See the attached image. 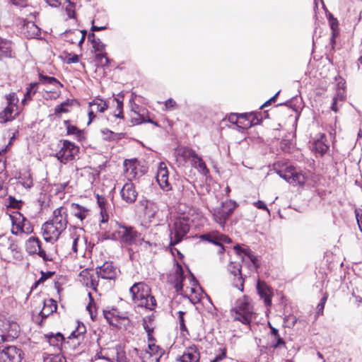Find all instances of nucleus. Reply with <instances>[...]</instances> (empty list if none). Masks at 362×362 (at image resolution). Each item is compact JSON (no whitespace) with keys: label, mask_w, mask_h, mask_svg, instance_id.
I'll return each mask as SVG.
<instances>
[{"label":"nucleus","mask_w":362,"mask_h":362,"mask_svg":"<svg viewBox=\"0 0 362 362\" xmlns=\"http://www.w3.org/2000/svg\"><path fill=\"white\" fill-rule=\"evenodd\" d=\"M0 253L1 255H12L16 259L20 256L17 243L12 238L6 235L0 236Z\"/></svg>","instance_id":"6e6552de"},{"label":"nucleus","mask_w":362,"mask_h":362,"mask_svg":"<svg viewBox=\"0 0 362 362\" xmlns=\"http://www.w3.org/2000/svg\"><path fill=\"white\" fill-rule=\"evenodd\" d=\"M20 182L25 188H30L33 183L30 174L25 173L20 177Z\"/></svg>","instance_id":"a19ab883"},{"label":"nucleus","mask_w":362,"mask_h":362,"mask_svg":"<svg viewBox=\"0 0 362 362\" xmlns=\"http://www.w3.org/2000/svg\"><path fill=\"white\" fill-rule=\"evenodd\" d=\"M115 313H116L115 310H113L111 311L110 310H107V311L104 310L103 311L104 317L108 322H110V321H112V318H114L116 316Z\"/></svg>","instance_id":"13d9d810"},{"label":"nucleus","mask_w":362,"mask_h":362,"mask_svg":"<svg viewBox=\"0 0 362 362\" xmlns=\"http://www.w3.org/2000/svg\"><path fill=\"white\" fill-rule=\"evenodd\" d=\"M27 30V37L30 38H35L40 36V29L33 22H28L25 25Z\"/></svg>","instance_id":"f704fd0d"},{"label":"nucleus","mask_w":362,"mask_h":362,"mask_svg":"<svg viewBox=\"0 0 362 362\" xmlns=\"http://www.w3.org/2000/svg\"><path fill=\"white\" fill-rule=\"evenodd\" d=\"M278 163L274 164V169L276 173L289 184L293 185L303 186L305 182V177L300 170L292 165L286 166L284 170H278Z\"/></svg>","instance_id":"39448f33"},{"label":"nucleus","mask_w":362,"mask_h":362,"mask_svg":"<svg viewBox=\"0 0 362 362\" xmlns=\"http://www.w3.org/2000/svg\"><path fill=\"white\" fill-rule=\"evenodd\" d=\"M123 100H124V95L122 93H119L117 95V97H114L113 101L116 103L117 107L116 110L114 112V116L122 119L123 116Z\"/></svg>","instance_id":"473e14b6"},{"label":"nucleus","mask_w":362,"mask_h":362,"mask_svg":"<svg viewBox=\"0 0 362 362\" xmlns=\"http://www.w3.org/2000/svg\"><path fill=\"white\" fill-rule=\"evenodd\" d=\"M254 205L259 209H263V210H266L268 213H269V210L268 209L267 205L265 204V203L262 201H257L256 202L254 203Z\"/></svg>","instance_id":"0e129e2a"},{"label":"nucleus","mask_w":362,"mask_h":362,"mask_svg":"<svg viewBox=\"0 0 362 362\" xmlns=\"http://www.w3.org/2000/svg\"><path fill=\"white\" fill-rule=\"evenodd\" d=\"M233 249L238 255L241 256L244 255L248 257L255 269L259 267L257 258L252 253L249 248H242L239 245H236L234 246Z\"/></svg>","instance_id":"5701e85b"},{"label":"nucleus","mask_w":362,"mask_h":362,"mask_svg":"<svg viewBox=\"0 0 362 362\" xmlns=\"http://www.w3.org/2000/svg\"><path fill=\"white\" fill-rule=\"evenodd\" d=\"M240 117L242 118H245V121L247 122V124H245L243 126L241 124V122L239 121V116L235 113L230 114L229 115L228 121L232 124H236L238 128H242V129H247L248 127H251L252 125L257 124L259 122L258 119H256V121H255V119H253L252 121L247 119L246 114L240 115Z\"/></svg>","instance_id":"4be33fe9"},{"label":"nucleus","mask_w":362,"mask_h":362,"mask_svg":"<svg viewBox=\"0 0 362 362\" xmlns=\"http://www.w3.org/2000/svg\"><path fill=\"white\" fill-rule=\"evenodd\" d=\"M191 165L193 168L197 169L200 174L204 176H206L209 173V170L207 168L205 162L199 155L192 160Z\"/></svg>","instance_id":"cd10ccee"},{"label":"nucleus","mask_w":362,"mask_h":362,"mask_svg":"<svg viewBox=\"0 0 362 362\" xmlns=\"http://www.w3.org/2000/svg\"><path fill=\"white\" fill-rule=\"evenodd\" d=\"M23 351L15 346L0 348V362H21Z\"/></svg>","instance_id":"9d476101"},{"label":"nucleus","mask_w":362,"mask_h":362,"mask_svg":"<svg viewBox=\"0 0 362 362\" xmlns=\"http://www.w3.org/2000/svg\"><path fill=\"white\" fill-rule=\"evenodd\" d=\"M57 302L53 299H49L44 303V307L40 313V315L42 319L47 317L50 314L57 310Z\"/></svg>","instance_id":"a878e982"},{"label":"nucleus","mask_w":362,"mask_h":362,"mask_svg":"<svg viewBox=\"0 0 362 362\" xmlns=\"http://www.w3.org/2000/svg\"><path fill=\"white\" fill-rule=\"evenodd\" d=\"M291 142L288 139H282L280 142V148L284 152H289L291 149Z\"/></svg>","instance_id":"5fc2aeb1"},{"label":"nucleus","mask_w":362,"mask_h":362,"mask_svg":"<svg viewBox=\"0 0 362 362\" xmlns=\"http://www.w3.org/2000/svg\"><path fill=\"white\" fill-rule=\"evenodd\" d=\"M13 226L11 228V233L14 235H18L22 233V228L18 222V217H13L12 218Z\"/></svg>","instance_id":"a18cd8bd"},{"label":"nucleus","mask_w":362,"mask_h":362,"mask_svg":"<svg viewBox=\"0 0 362 362\" xmlns=\"http://www.w3.org/2000/svg\"><path fill=\"white\" fill-rule=\"evenodd\" d=\"M45 337L47 339V341L50 346H53L57 351H60L62 349L63 342L65 340V338L62 333L50 332L45 334Z\"/></svg>","instance_id":"412c9836"},{"label":"nucleus","mask_w":362,"mask_h":362,"mask_svg":"<svg viewBox=\"0 0 362 362\" xmlns=\"http://www.w3.org/2000/svg\"><path fill=\"white\" fill-rule=\"evenodd\" d=\"M42 231L45 241L54 242L59 238L64 230H60L56 224L49 220L42 224Z\"/></svg>","instance_id":"f8f14e48"},{"label":"nucleus","mask_w":362,"mask_h":362,"mask_svg":"<svg viewBox=\"0 0 362 362\" xmlns=\"http://www.w3.org/2000/svg\"><path fill=\"white\" fill-rule=\"evenodd\" d=\"M89 107H93V109L94 108L96 111L103 112L108 108V104L107 101L101 98H96L92 102L89 103Z\"/></svg>","instance_id":"72a5a7b5"},{"label":"nucleus","mask_w":362,"mask_h":362,"mask_svg":"<svg viewBox=\"0 0 362 362\" xmlns=\"http://www.w3.org/2000/svg\"><path fill=\"white\" fill-rule=\"evenodd\" d=\"M56 224L60 230H65L67 226V209L66 207L60 206L53 211L52 218L49 220Z\"/></svg>","instance_id":"2eb2a0df"},{"label":"nucleus","mask_w":362,"mask_h":362,"mask_svg":"<svg viewBox=\"0 0 362 362\" xmlns=\"http://www.w3.org/2000/svg\"><path fill=\"white\" fill-rule=\"evenodd\" d=\"M189 221L185 218H178L170 226V245H175L180 243L189 231Z\"/></svg>","instance_id":"20e7f679"},{"label":"nucleus","mask_w":362,"mask_h":362,"mask_svg":"<svg viewBox=\"0 0 362 362\" xmlns=\"http://www.w3.org/2000/svg\"><path fill=\"white\" fill-rule=\"evenodd\" d=\"M38 85L39 83L36 82L29 84V86L26 88V92L25 93V98L23 102L25 100L31 99L32 96L34 95L37 90Z\"/></svg>","instance_id":"58836bf2"},{"label":"nucleus","mask_w":362,"mask_h":362,"mask_svg":"<svg viewBox=\"0 0 362 362\" xmlns=\"http://www.w3.org/2000/svg\"><path fill=\"white\" fill-rule=\"evenodd\" d=\"M326 136L325 134H320V137L317 139L313 144V148L315 152L323 155L329 148L328 144H326Z\"/></svg>","instance_id":"393cba45"},{"label":"nucleus","mask_w":362,"mask_h":362,"mask_svg":"<svg viewBox=\"0 0 362 362\" xmlns=\"http://www.w3.org/2000/svg\"><path fill=\"white\" fill-rule=\"evenodd\" d=\"M199 359L200 353L194 345L187 347L183 354L177 358L180 362H199Z\"/></svg>","instance_id":"6ab92c4d"},{"label":"nucleus","mask_w":362,"mask_h":362,"mask_svg":"<svg viewBox=\"0 0 362 362\" xmlns=\"http://www.w3.org/2000/svg\"><path fill=\"white\" fill-rule=\"evenodd\" d=\"M284 322L287 327L291 328L296 325L297 319L294 315H288L284 317Z\"/></svg>","instance_id":"3c124183"},{"label":"nucleus","mask_w":362,"mask_h":362,"mask_svg":"<svg viewBox=\"0 0 362 362\" xmlns=\"http://www.w3.org/2000/svg\"><path fill=\"white\" fill-rule=\"evenodd\" d=\"M44 362H66V358L62 355L51 354L44 358Z\"/></svg>","instance_id":"79ce46f5"},{"label":"nucleus","mask_w":362,"mask_h":362,"mask_svg":"<svg viewBox=\"0 0 362 362\" xmlns=\"http://www.w3.org/2000/svg\"><path fill=\"white\" fill-rule=\"evenodd\" d=\"M142 325H143L144 329H145V331L146 332L147 334L153 332V327H151L148 325V324L147 323V318L143 319Z\"/></svg>","instance_id":"69168bd1"},{"label":"nucleus","mask_w":362,"mask_h":362,"mask_svg":"<svg viewBox=\"0 0 362 362\" xmlns=\"http://www.w3.org/2000/svg\"><path fill=\"white\" fill-rule=\"evenodd\" d=\"M64 124L66 129V133L68 135H74L76 139L78 141H81L83 138V132L79 129L76 126L71 125L69 120H64Z\"/></svg>","instance_id":"c85d7f7f"},{"label":"nucleus","mask_w":362,"mask_h":362,"mask_svg":"<svg viewBox=\"0 0 362 362\" xmlns=\"http://www.w3.org/2000/svg\"><path fill=\"white\" fill-rule=\"evenodd\" d=\"M132 300L137 307L153 310L156 307V300L151 294V288L144 282H137L129 288Z\"/></svg>","instance_id":"f257e3e1"},{"label":"nucleus","mask_w":362,"mask_h":362,"mask_svg":"<svg viewBox=\"0 0 362 362\" xmlns=\"http://www.w3.org/2000/svg\"><path fill=\"white\" fill-rule=\"evenodd\" d=\"M68 2V6L66 7V12L69 18H75V10H74V4L71 2L70 0H66Z\"/></svg>","instance_id":"de8ad7c7"},{"label":"nucleus","mask_w":362,"mask_h":362,"mask_svg":"<svg viewBox=\"0 0 362 362\" xmlns=\"http://www.w3.org/2000/svg\"><path fill=\"white\" fill-rule=\"evenodd\" d=\"M71 104L69 101L64 102L59 105H57L54 108V115H59L61 113L69 112V110L67 108Z\"/></svg>","instance_id":"37998d69"},{"label":"nucleus","mask_w":362,"mask_h":362,"mask_svg":"<svg viewBox=\"0 0 362 362\" xmlns=\"http://www.w3.org/2000/svg\"><path fill=\"white\" fill-rule=\"evenodd\" d=\"M96 273L102 279H112L116 276L117 269L113 266L112 262H107L96 268Z\"/></svg>","instance_id":"aec40b11"},{"label":"nucleus","mask_w":362,"mask_h":362,"mask_svg":"<svg viewBox=\"0 0 362 362\" xmlns=\"http://www.w3.org/2000/svg\"><path fill=\"white\" fill-rule=\"evenodd\" d=\"M85 332H86V327H84V325H82L81 327L78 326L76 330L72 332V333L71 334V337H77L81 334H83Z\"/></svg>","instance_id":"680f3d73"},{"label":"nucleus","mask_w":362,"mask_h":362,"mask_svg":"<svg viewBox=\"0 0 362 362\" xmlns=\"http://www.w3.org/2000/svg\"><path fill=\"white\" fill-rule=\"evenodd\" d=\"M122 199L129 204L134 203L137 198L138 193L132 182L125 183L120 191Z\"/></svg>","instance_id":"a211bd4d"},{"label":"nucleus","mask_w":362,"mask_h":362,"mask_svg":"<svg viewBox=\"0 0 362 362\" xmlns=\"http://www.w3.org/2000/svg\"><path fill=\"white\" fill-rule=\"evenodd\" d=\"M226 356V349H223L221 354L217 355L211 362H220Z\"/></svg>","instance_id":"338daca9"},{"label":"nucleus","mask_w":362,"mask_h":362,"mask_svg":"<svg viewBox=\"0 0 362 362\" xmlns=\"http://www.w3.org/2000/svg\"><path fill=\"white\" fill-rule=\"evenodd\" d=\"M180 151V154L184 159L190 160V163H192V160L198 156L193 149L188 147L182 148Z\"/></svg>","instance_id":"4c0bfd02"},{"label":"nucleus","mask_w":362,"mask_h":362,"mask_svg":"<svg viewBox=\"0 0 362 362\" xmlns=\"http://www.w3.org/2000/svg\"><path fill=\"white\" fill-rule=\"evenodd\" d=\"M228 271L234 276L233 286L243 291L244 279L241 273V264L239 262H230L228 265Z\"/></svg>","instance_id":"4468645a"},{"label":"nucleus","mask_w":362,"mask_h":362,"mask_svg":"<svg viewBox=\"0 0 362 362\" xmlns=\"http://www.w3.org/2000/svg\"><path fill=\"white\" fill-rule=\"evenodd\" d=\"M53 274V272H41V277L38 279L36 284H40L44 282L48 278H50Z\"/></svg>","instance_id":"052dcab7"},{"label":"nucleus","mask_w":362,"mask_h":362,"mask_svg":"<svg viewBox=\"0 0 362 362\" xmlns=\"http://www.w3.org/2000/svg\"><path fill=\"white\" fill-rule=\"evenodd\" d=\"M6 169V165L4 163H0V196L3 197L6 194V190L4 188V180L2 177V173Z\"/></svg>","instance_id":"c03bdc74"},{"label":"nucleus","mask_w":362,"mask_h":362,"mask_svg":"<svg viewBox=\"0 0 362 362\" xmlns=\"http://www.w3.org/2000/svg\"><path fill=\"white\" fill-rule=\"evenodd\" d=\"M236 208V203L232 200L222 202L212 211L214 221L222 228H224L229 217Z\"/></svg>","instance_id":"7ed1b4c3"},{"label":"nucleus","mask_w":362,"mask_h":362,"mask_svg":"<svg viewBox=\"0 0 362 362\" xmlns=\"http://www.w3.org/2000/svg\"><path fill=\"white\" fill-rule=\"evenodd\" d=\"M165 106L167 110H171L177 107V103L173 99L169 98L165 102Z\"/></svg>","instance_id":"bf43d9fd"},{"label":"nucleus","mask_w":362,"mask_h":362,"mask_svg":"<svg viewBox=\"0 0 362 362\" xmlns=\"http://www.w3.org/2000/svg\"><path fill=\"white\" fill-rule=\"evenodd\" d=\"M13 56L11 42L7 40L0 39V60L4 58H11Z\"/></svg>","instance_id":"b1692460"},{"label":"nucleus","mask_w":362,"mask_h":362,"mask_svg":"<svg viewBox=\"0 0 362 362\" xmlns=\"http://www.w3.org/2000/svg\"><path fill=\"white\" fill-rule=\"evenodd\" d=\"M26 251L30 255H38L45 262H51L53 258L47 255L42 249L41 242L38 238L30 237L25 243Z\"/></svg>","instance_id":"1a4fd4ad"},{"label":"nucleus","mask_w":362,"mask_h":362,"mask_svg":"<svg viewBox=\"0 0 362 362\" xmlns=\"http://www.w3.org/2000/svg\"><path fill=\"white\" fill-rule=\"evenodd\" d=\"M276 342L272 345V346L274 348V349H277V348H279V347H281V346H285V341L279 337H276Z\"/></svg>","instance_id":"e2e57ef3"},{"label":"nucleus","mask_w":362,"mask_h":362,"mask_svg":"<svg viewBox=\"0 0 362 362\" xmlns=\"http://www.w3.org/2000/svg\"><path fill=\"white\" fill-rule=\"evenodd\" d=\"M16 107L12 105H8L4 108V110L0 113V122H6L14 118V111Z\"/></svg>","instance_id":"2f4dec72"},{"label":"nucleus","mask_w":362,"mask_h":362,"mask_svg":"<svg viewBox=\"0 0 362 362\" xmlns=\"http://www.w3.org/2000/svg\"><path fill=\"white\" fill-rule=\"evenodd\" d=\"M71 207L74 216L77 217L81 221H83L87 216L88 210L84 206H82L78 204L73 203Z\"/></svg>","instance_id":"c756f323"},{"label":"nucleus","mask_w":362,"mask_h":362,"mask_svg":"<svg viewBox=\"0 0 362 362\" xmlns=\"http://www.w3.org/2000/svg\"><path fill=\"white\" fill-rule=\"evenodd\" d=\"M40 81L45 84H50L52 86H62V84L54 77L44 75L42 74H39Z\"/></svg>","instance_id":"e433bc0d"},{"label":"nucleus","mask_w":362,"mask_h":362,"mask_svg":"<svg viewBox=\"0 0 362 362\" xmlns=\"http://www.w3.org/2000/svg\"><path fill=\"white\" fill-rule=\"evenodd\" d=\"M128 319L125 317H119L116 315L114 318H112V321H110L109 324L113 327H115L118 329H121L122 327V321H126Z\"/></svg>","instance_id":"49530a36"},{"label":"nucleus","mask_w":362,"mask_h":362,"mask_svg":"<svg viewBox=\"0 0 362 362\" xmlns=\"http://www.w3.org/2000/svg\"><path fill=\"white\" fill-rule=\"evenodd\" d=\"M327 300V296L325 295L321 298L320 302L318 303V305L317 306V314L318 315H322L323 310H324V308H325V303H326Z\"/></svg>","instance_id":"864d4df0"},{"label":"nucleus","mask_w":362,"mask_h":362,"mask_svg":"<svg viewBox=\"0 0 362 362\" xmlns=\"http://www.w3.org/2000/svg\"><path fill=\"white\" fill-rule=\"evenodd\" d=\"M2 334H0L2 341H8L18 337L19 333V326L14 322H6L3 325Z\"/></svg>","instance_id":"dca6fc26"},{"label":"nucleus","mask_w":362,"mask_h":362,"mask_svg":"<svg viewBox=\"0 0 362 362\" xmlns=\"http://www.w3.org/2000/svg\"><path fill=\"white\" fill-rule=\"evenodd\" d=\"M78 151V147L74 143L64 140L60 150L56 153V157L61 163L66 164L74 159Z\"/></svg>","instance_id":"423d86ee"},{"label":"nucleus","mask_w":362,"mask_h":362,"mask_svg":"<svg viewBox=\"0 0 362 362\" xmlns=\"http://www.w3.org/2000/svg\"><path fill=\"white\" fill-rule=\"evenodd\" d=\"M257 291L260 298L264 300L267 306L272 305V297L273 296V291L272 288L264 281L258 280L257 282Z\"/></svg>","instance_id":"f3484780"},{"label":"nucleus","mask_w":362,"mask_h":362,"mask_svg":"<svg viewBox=\"0 0 362 362\" xmlns=\"http://www.w3.org/2000/svg\"><path fill=\"white\" fill-rule=\"evenodd\" d=\"M355 214L356 221L358 225V228L362 233V209H357L355 210Z\"/></svg>","instance_id":"4d7b16f0"},{"label":"nucleus","mask_w":362,"mask_h":362,"mask_svg":"<svg viewBox=\"0 0 362 362\" xmlns=\"http://www.w3.org/2000/svg\"><path fill=\"white\" fill-rule=\"evenodd\" d=\"M199 239L219 246V253H223L225 250L223 244L229 243L231 241L227 235L221 233L218 230H213L209 233H204L199 236Z\"/></svg>","instance_id":"0eeeda50"},{"label":"nucleus","mask_w":362,"mask_h":362,"mask_svg":"<svg viewBox=\"0 0 362 362\" xmlns=\"http://www.w3.org/2000/svg\"><path fill=\"white\" fill-rule=\"evenodd\" d=\"M95 52V60L102 66H107L110 63V59L107 57V54L103 52Z\"/></svg>","instance_id":"ea45409f"},{"label":"nucleus","mask_w":362,"mask_h":362,"mask_svg":"<svg viewBox=\"0 0 362 362\" xmlns=\"http://www.w3.org/2000/svg\"><path fill=\"white\" fill-rule=\"evenodd\" d=\"M234 320L241 322L244 325H250L255 317L253 307L248 302L246 296L236 301L235 306L230 310Z\"/></svg>","instance_id":"f03ea898"},{"label":"nucleus","mask_w":362,"mask_h":362,"mask_svg":"<svg viewBox=\"0 0 362 362\" xmlns=\"http://www.w3.org/2000/svg\"><path fill=\"white\" fill-rule=\"evenodd\" d=\"M91 44L95 52H103L105 48V45L99 38Z\"/></svg>","instance_id":"8fccbe9b"},{"label":"nucleus","mask_w":362,"mask_h":362,"mask_svg":"<svg viewBox=\"0 0 362 362\" xmlns=\"http://www.w3.org/2000/svg\"><path fill=\"white\" fill-rule=\"evenodd\" d=\"M69 55L71 56L69 58L67 59V63L68 64H71V63H77L78 61H79V57L78 55L77 54H69Z\"/></svg>","instance_id":"774afa93"},{"label":"nucleus","mask_w":362,"mask_h":362,"mask_svg":"<svg viewBox=\"0 0 362 362\" xmlns=\"http://www.w3.org/2000/svg\"><path fill=\"white\" fill-rule=\"evenodd\" d=\"M168 175L169 173L166 164L164 162H160L157 170L156 181L160 187L163 191L166 192H168L172 189L171 184L168 181Z\"/></svg>","instance_id":"ddd939ff"},{"label":"nucleus","mask_w":362,"mask_h":362,"mask_svg":"<svg viewBox=\"0 0 362 362\" xmlns=\"http://www.w3.org/2000/svg\"><path fill=\"white\" fill-rule=\"evenodd\" d=\"M173 281L175 284V288L177 291H181L183 288V281L185 279V276L183 274L182 268L180 265L177 264V267L175 269Z\"/></svg>","instance_id":"bb28decb"},{"label":"nucleus","mask_w":362,"mask_h":362,"mask_svg":"<svg viewBox=\"0 0 362 362\" xmlns=\"http://www.w3.org/2000/svg\"><path fill=\"white\" fill-rule=\"evenodd\" d=\"M185 314V313L183 311L178 312V321H179L180 331L187 332V329L185 325V319H184Z\"/></svg>","instance_id":"09e8293b"},{"label":"nucleus","mask_w":362,"mask_h":362,"mask_svg":"<svg viewBox=\"0 0 362 362\" xmlns=\"http://www.w3.org/2000/svg\"><path fill=\"white\" fill-rule=\"evenodd\" d=\"M116 360L117 362H127L125 352L123 350L120 349H117Z\"/></svg>","instance_id":"6e6d98bb"},{"label":"nucleus","mask_w":362,"mask_h":362,"mask_svg":"<svg viewBox=\"0 0 362 362\" xmlns=\"http://www.w3.org/2000/svg\"><path fill=\"white\" fill-rule=\"evenodd\" d=\"M6 100L8 105H12L16 107L18 98L15 93H11L6 95Z\"/></svg>","instance_id":"603ef678"},{"label":"nucleus","mask_w":362,"mask_h":362,"mask_svg":"<svg viewBox=\"0 0 362 362\" xmlns=\"http://www.w3.org/2000/svg\"><path fill=\"white\" fill-rule=\"evenodd\" d=\"M18 222L20 223V226L22 228V233H24L26 234L31 233L33 230V226H31L30 221H28L21 214H18Z\"/></svg>","instance_id":"c9c22d12"},{"label":"nucleus","mask_w":362,"mask_h":362,"mask_svg":"<svg viewBox=\"0 0 362 362\" xmlns=\"http://www.w3.org/2000/svg\"><path fill=\"white\" fill-rule=\"evenodd\" d=\"M138 233L133 227L119 224L118 229L115 231V235L119 239L121 243L132 245L136 241Z\"/></svg>","instance_id":"9b49d317"},{"label":"nucleus","mask_w":362,"mask_h":362,"mask_svg":"<svg viewBox=\"0 0 362 362\" xmlns=\"http://www.w3.org/2000/svg\"><path fill=\"white\" fill-rule=\"evenodd\" d=\"M124 165L125 168V174L127 179L129 180L135 179L137 175V168L135 165V163L126 160H124Z\"/></svg>","instance_id":"7c9ffc66"}]
</instances>
